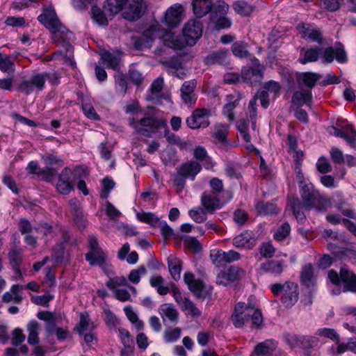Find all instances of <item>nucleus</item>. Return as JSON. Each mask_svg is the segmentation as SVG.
<instances>
[{
    "mask_svg": "<svg viewBox=\"0 0 356 356\" xmlns=\"http://www.w3.org/2000/svg\"><path fill=\"white\" fill-rule=\"evenodd\" d=\"M38 20L50 31L55 43L62 44L67 50L72 47L70 40L74 38V34L61 24L51 6L44 8L42 13L38 17Z\"/></svg>",
    "mask_w": 356,
    "mask_h": 356,
    "instance_id": "obj_1",
    "label": "nucleus"
},
{
    "mask_svg": "<svg viewBox=\"0 0 356 356\" xmlns=\"http://www.w3.org/2000/svg\"><path fill=\"white\" fill-rule=\"evenodd\" d=\"M202 29L203 26L200 21L190 19L183 29V38L168 34L166 37H168V38L163 39V44L165 46L174 49H181L186 45L192 47L202 37Z\"/></svg>",
    "mask_w": 356,
    "mask_h": 356,
    "instance_id": "obj_2",
    "label": "nucleus"
},
{
    "mask_svg": "<svg viewBox=\"0 0 356 356\" xmlns=\"http://www.w3.org/2000/svg\"><path fill=\"white\" fill-rule=\"evenodd\" d=\"M231 320L236 328H241L251 320L252 329H260L263 324V316L259 309H256L253 304H246L239 302L236 304Z\"/></svg>",
    "mask_w": 356,
    "mask_h": 356,
    "instance_id": "obj_3",
    "label": "nucleus"
},
{
    "mask_svg": "<svg viewBox=\"0 0 356 356\" xmlns=\"http://www.w3.org/2000/svg\"><path fill=\"white\" fill-rule=\"evenodd\" d=\"M61 74L56 70L44 72L33 74L29 79L22 80L17 86V90L29 95L34 90L42 91L45 88V82L47 80L52 86H57L60 83Z\"/></svg>",
    "mask_w": 356,
    "mask_h": 356,
    "instance_id": "obj_4",
    "label": "nucleus"
},
{
    "mask_svg": "<svg viewBox=\"0 0 356 356\" xmlns=\"http://www.w3.org/2000/svg\"><path fill=\"white\" fill-rule=\"evenodd\" d=\"M327 277L335 286L343 284V292L356 293V274L348 266L341 267L339 273L334 269L329 270Z\"/></svg>",
    "mask_w": 356,
    "mask_h": 356,
    "instance_id": "obj_5",
    "label": "nucleus"
},
{
    "mask_svg": "<svg viewBox=\"0 0 356 356\" xmlns=\"http://www.w3.org/2000/svg\"><path fill=\"white\" fill-rule=\"evenodd\" d=\"M266 67L261 64L259 60L252 56L250 58V63L241 69V76L243 82L250 86H256L264 79Z\"/></svg>",
    "mask_w": 356,
    "mask_h": 356,
    "instance_id": "obj_6",
    "label": "nucleus"
},
{
    "mask_svg": "<svg viewBox=\"0 0 356 356\" xmlns=\"http://www.w3.org/2000/svg\"><path fill=\"white\" fill-rule=\"evenodd\" d=\"M129 125L135 129L136 134L146 137H150L158 129L166 127L165 120L150 116L145 117L140 120L129 118Z\"/></svg>",
    "mask_w": 356,
    "mask_h": 356,
    "instance_id": "obj_7",
    "label": "nucleus"
},
{
    "mask_svg": "<svg viewBox=\"0 0 356 356\" xmlns=\"http://www.w3.org/2000/svg\"><path fill=\"white\" fill-rule=\"evenodd\" d=\"M300 194L305 209L310 210L321 208L327 204V199L315 188L312 183L300 186Z\"/></svg>",
    "mask_w": 356,
    "mask_h": 356,
    "instance_id": "obj_8",
    "label": "nucleus"
},
{
    "mask_svg": "<svg viewBox=\"0 0 356 356\" xmlns=\"http://www.w3.org/2000/svg\"><path fill=\"white\" fill-rule=\"evenodd\" d=\"M271 291L275 296L283 293L281 298L282 304L286 308L293 307L298 300V286L292 282L284 284H274L270 286Z\"/></svg>",
    "mask_w": 356,
    "mask_h": 356,
    "instance_id": "obj_9",
    "label": "nucleus"
},
{
    "mask_svg": "<svg viewBox=\"0 0 356 356\" xmlns=\"http://www.w3.org/2000/svg\"><path fill=\"white\" fill-rule=\"evenodd\" d=\"M168 35L167 31L160 29L156 26H152L145 30L141 35L132 37L134 47L137 50H142L145 48H150L153 41L157 38L164 37ZM168 38V37H167Z\"/></svg>",
    "mask_w": 356,
    "mask_h": 356,
    "instance_id": "obj_10",
    "label": "nucleus"
},
{
    "mask_svg": "<svg viewBox=\"0 0 356 356\" xmlns=\"http://www.w3.org/2000/svg\"><path fill=\"white\" fill-rule=\"evenodd\" d=\"M184 281L187 284L188 289L197 298L211 299L213 287L209 285L206 286L200 280H196L193 273L186 272L184 275Z\"/></svg>",
    "mask_w": 356,
    "mask_h": 356,
    "instance_id": "obj_11",
    "label": "nucleus"
},
{
    "mask_svg": "<svg viewBox=\"0 0 356 356\" xmlns=\"http://www.w3.org/2000/svg\"><path fill=\"white\" fill-rule=\"evenodd\" d=\"M88 240L90 251L85 254L86 260L92 266L103 267L107 259V254L99 247L96 236L89 235Z\"/></svg>",
    "mask_w": 356,
    "mask_h": 356,
    "instance_id": "obj_12",
    "label": "nucleus"
},
{
    "mask_svg": "<svg viewBox=\"0 0 356 356\" xmlns=\"http://www.w3.org/2000/svg\"><path fill=\"white\" fill-rule=\"evenodd\" d=\"M168 73L179 79H184L186 77V72L184 69V56L181 54L175 55L161 62Z\"/></svg>",
    "mask_w": 356,
    "mask_h": 356,
    "instance_id": "obj_13",
    "label": "nucleus"
},
{
    "mask_svg": "<svg viewBox=\"0 0 356 356\" xmlns=\"http://www.w3.org/2000/svg\"><path fill=\"white\" fill-rule=\"evenodd\" d=\"M296 29L301 38L306 41L316 42L319 45L324 43V38L321 29L316 25L309 23L301 22L296 26Z\"/></svg>",
    "mask_w": 356,
    "mask_h": 356,
    "instance_id": "obj_14",
    "label": "nucleus"
},
{
    "mask_svg": "<svg viewBox=\"0 0 356 356\" xmlns=\"http://www.w3.org/2000/svg\"><path fill=\"white\" fill-rule=\"evenodd\" d=\"M211 111L207 108H197L194 110L186 120L187 126L192 129L206 128L209 125V117Z\"/></svg>",
    "mask_w": 356,
    "mask_h": 356,
    "instance_id": "obj_15",
    "label": "nucleus"
},
{
    "mask_svg": "<svg viewBox=\"0 0 356 356\" xmlns=\"http://www.w3.org/2000/svg\"><path fill=\"white\" fill-rule=\"evenodd\" d=\"M329 133L337 138H343L351 146L356 142V131L351 125H346L342 129L331 126L329 128Z\"/></svg>",
    "mask_w": 356,
    "mask_h": 356,
    "instance_id": "obj_16",
    "label": "nucleus"
},
{
    "mask_svg": "<svg viewBox=\"0 0 356 356\" xmlns=\"http://www.w3.org/2000/svg\"><path fill=\"white\" fill-rule=\"evenodd\" d=\"M123 17L131 22L138 20L143 13V0H129Z\"/></svg>",
    "mask_w": 356,
    "mask_h": 356,
    "instance_id": "obj_17",
    "label": "nucleus"
},
{
    "mask_svg": "<svg viewBox=\"0 0 356 356\" xmlns=\"http://www.w3.org/2000/svg\"><path fill=\"white\" fill-rule=\"evenodd\" d=\"M200 202L202 208L205 209L208 213H213L217 209H220L222 207V204L220 202L218 197L213 195L212 193H209L208 191H205L202 194Z\"/></svg>",
    "mask_w": 356,
    "mask_h": 356,
    "instance_id": "obj_18",
    "label": "nucleus"
},
{
    "mask_svg": "<svg viewBox=\"0 0 356 356\" xmlns=\"http://www.w3.org/2000/svg\"><path fill=\"white\" fill-rule=\"evenodd\" d=\"M322 77V75L313 72H296V80L298 86H305L312 90L316 86L318 81Z\"/></svg>",
    "mask_w": 356,
    "mask_h": 356,
    "instance_id": "obj_19",
    "label": "nucleus"
},
{
    "mask_svg": "<svg viewBox=\"0 0 356 356\" xmlns=\"http://www.w3.org/2000/svg\"><path fill=\"white\" fill-rule=\"evenodd\" d=\"M182 7L171 6L165 12L163 23L169 28L177 27L182 20Z\"/></svg>",
    "mask_w": 356,
    "mask_h": 356,
    "instance_id": "obj_20",
    "label": "nucleus"
},
{
    "mask_svg": "<svg viewBox=\"0 0 356 356\" xmlns=\"http://www.w3.org/2000/svg\"><path fill=\"white\" fill-rule=\"evenodd\" d=\"M323 54V48L317 46L310 47L307 49L302 48L300 56L298 58L300 63L305 65L308 63L316 62Z\"/></svg>",
    "mask_w": 356,
    "mask_h": 356,
    "instance_id": "obj_21",
    "label": "nucleus"
},
{
    "mask_svg": "<svg viewBox=\"0 0 356 356\" xmlns=\"http://www.w3.org/2000/svg\"><path fill=\"white\" fill-rule=\"evenodd\" d=\"M291 102L297 107H302L303 105L311 106L313 102L312 90H304L296 91L291 98Z\"/></svg>",
    "mask_w": 356,
    "mask_h": 356,
    "instance_id": "obj_22",
    "label": "nucleus"
},
{
    "mask_svg": "<svg viewBox=\"0 0 356 356\" xmlns=\"http://www.w3.org/2000/svg\"><path fill=\"white\" fill-rule=\"evenodd\" d=\"M178 170L186 179L194 181L197 175L201 171L202 165L196 161H191L182 163Z\"/></svg>",
    "mask_w": 356,
    "mask_h": 356,
    "instance_id": "obj_23",
    "label": "nucleus"
},
{
    "mask_svg": "<svg viewBox=\"0 0 356 356\" xmlns=\"http://www.w3.org/2000/svg\"><path fill=\"white\" fill-rule=\"evenodd\" d=\"M256 238L251 232L245 231L233 239V244L237 248H252L255 245Z\"/></svg>",
    "mask_w": 356,
    "mask_h": 356,
    "instance_id": "obj_24",
    "label": "nucleus"
},
{
    "mask_svg": "<svg viewBox=\"0 0 356 356\" xmlns=\"http://www.w3.org/2000/svg\"><path fill=\"white\" fill-rule=\"evenodd\" d=\"M240 100V96L236 97L234 95H228L226 97L227 103L223 106L222 112L229 122L234 120V111L239 104Z\"/></svg>",
    "mask_w": 356,
    "mask_h": 356,
    "instance_id": "obj_25",
    "label": "nucleus"
},
{
    "mask_svg": "<svg viewBox=\"0 0 356 356\" xmlns=\"http://www.w3.org/2000/svg\"><path fill=\"white\" fill-rule=\"evenodd\" d=\"M211 0H193V12L197 18H202L209 13L212 8Z\"/></svg>",
    "mask_w": 356,
    "mask_h": 356,
    "instance_id": "obj_26",
    "label": "nucleus"
},
{
    "mask_svg": "<svg viewBox=\"0 0 356 356\" xmlns=\"http://www.w3.org/2000/svg\"><path fill=\"white\" fill-rule=\"evenodd\" d=\"M288 205L293 211L294 216L300 223H304L306 216L302 211L305 208L300 200L297 197L291 196L288 197Z\"/></svg>",
    "mask_w": 356,
    "mask_h": 356,
    "instance_id": "obj_27",
    "label": "nucleus"
},
{
    "mask_svg": "<svg viewBox=\"0 0 356 356\" xmlns=\"http://www.w3.org/2000/svg\"><path fill=\"white\" fill-rule=\"evenodd\" d=\"M196 81L195 79L185 81L180 89L181 97L183 102L186 104H193L195 102V99L193 97V94L196 87Z\"/></svg>",
    "mask_w": 356,
    "mask_h": 356,
    "instance_id": "obj_28",
    "label": "nucleus"
},
{
    "mask_svg": "<svg viewBox=\"0 0 356 356\" xmlns=\"http://www.w3.org/2000/svg\"><path fill=\"white\" fill-rule=\"evenodd\" d=\"M129 0H106L104 9L111 16H115L124 9Z\"/></svg>",
    "mask_w": 356,
    "mask_h": 356,
    "instance_id": "obj_29",
    "label": "nucleus"
},
{
    "mask_svg": "<svg viewBox=\"0 0 356 356\" xmlns=\"http://www.w3.org/2000/svg\"><path fill=\"white\" fill-rule=\"evenodd\" d=\"M159 314L161 315L163 323L168 319L169 321L177 323L179 318V312L170 304H163L159 309Z\"/></svg>",
    "mask_w": 356,
    "mask_h": 356,
    "instance_id": "obj_30",
    "label": "nucleus"
},
{
    "mask_svg": "<svg viewBox=\"0 0 356 356\" xmlns=\"http://www.w3.org/2000/svg\"><path fill=\"white\" fill-rule=\"evenodd\" d=\"M284 261L272 259L261 264V269L266 272L280 275L284 270Z\"/></svg>",
    "mask_w": 356,
    "mask_h": 356,
    "instance_id": "obj_31",
    "label": "nucleus"
},
{
    "mask_svg": "<svg viewBox=\"0 0 356 356\" xmlns=\"http://www.w3.org/2000/svg\"><path fill=\"white\" fill-rule=\"evenodd\" d=\"M241 255L238 252L229 250L225 252L218 250L216 254V261L220 264L232 263L240 259Z\"/></svg>",
    "mask_w": 356,
    "mask_h": 356,
    "instance_id": "obj_32",
    "label": "nucleus"
},
{
    "mask_svg": "<svg viewBox=\"0 0 356 356\" xmlns=\"http://www.w3.org/2000/svg\"><path fill=\"white\" fill-rule=\"evenodd\" d=\"M168 265L172 279L178 281L181 277V271L182 270L181 261L174 256H170L168 259Z\"/></svg>",
    "mask_w": 356,
    "mask_h": 356,
    "instance_id": "obj_33",
    "label": "nucleus"
},
{
    "mask_svg": "<svg viewBox=\"0 0 356 356\" xmlns=\"http://www.w3.org/2000/svg\"><path fill=\"white\" fill-rule=\"evenodd\" d=\"M229 6V5L222 1L220 4L214 6L213 4L212 8L209 11L210 21L211 22L216 21L219 18H222L227 15Z\"/></svg>",
    "mask_w": 356,
    "mask_h": 356,
    "instance_id": "obj_34",
    "label": "nucleus"
},
{
    "mask_svg": "<svg viewBox=\"0 0 356 356\" xmlns=\"http://www.w3.org/2000/svg\"><path fill=\"white\" fill-rule=\"evenodd\" d=\"M256 209L260 215L268 216L272 214H277L280 212L275 204L259 201L255 205Z\"/></svg>",
    "mask_w": 356,
    "mask_h": 356,
    "instance_id": "obj_35",
    "label": "nucleus"
},
{
    "mask_svg": "<svg viewBox=\"0 0 356 356\" xmlns=\"http://www.w3.org/2000/svg\"><path fill=\"white\" fill-rule=\"evenodd\" d=\"M300 347L305 350V354L308 355V350L317 346L319 342L318 337L310 335L300 336Z\"/></svg>",
    "mask_w": 356,
    "mask_h": 356,
    "instance_id": "obj_36",
    "label": "nucleus"
},
{
    "mask_svg": "<svg viewBox=\"0 0 356 356\" xmlns=\"http://www.w3.org/2000/svg\"><path fill=\"white\" fill-rule=\"evenodd\" d=\"M232 7L237 14L242 16H250L254 10L252 6L243 0L234 2Z\"/></svg>",
    "mask_w": 356,
    "mask_h": 356,
    "instance_id": "obj_37",
    "label": "nucleus"
},
{
    "mask_svg": "<svg viewBox=\"0 0 356 356\" xmlns=\"http://www.w3.org/2000/svg\"><path fill=\"white\" fill-rule=\"evenodd\" d=\"M247 43L243 41H238L234 42L232 46V51L233 54L240 58H246L252 56L248 51Z\"/></svg>",
    "mask_w": 356,
    "mask_h": 356,
    "instance_id": "obj_38",
    "label": "nucleus"
},
{
    "mask_svg": "<svg viewBox=\"0 0 356 356\" xmlns=\"http://www.w3.org/2000/svg\"><path fill=\"white\" fill-rule=\"evenodd\" d=\"M229 126L222 123H218L215 125V131L213 132L214 139L220 143H227V135Z\"/></svg>",
    "mask_w": 356,
    "mask_h": 356,
    "instance_id": "obj_39",
    "label": "nucleus"
},
{
    "mask_svg": "<svg viewBox=\"0 0 356 356\" xmlns=\"http://www.w3.org/2000/svg\"><path fill=\"white\" fill-rule=\"evenodd\" d=\"M39 323L35 320L31 321L27 327L29 332L28 343L30 345H35L39 342L38 338Z\"/></svg>",
    "mask_w": 356,
    "mask_h": 356,
    "instance_id": "obj_40",
    "label": "nucleus"
},
{
    "mask_svg": "<svg viewBox=\"0 0 356 356\" xmlns=\"http://www.w3.org/2000/svg\"><path fill=\"white\" fill-rule=\"evenodd\" d=\"M91 327H93V323L90 322L88 315L81 313L80 314L79 322L74 328V331L81 336L85 331L90 330Z\"/></svg>",
    "mask_w": 356,
    "mask_h": 356,
    "instance_id": "obj_41",
    "label": "nucleus"
},
{
    "mask_svg": "<svg viewBox=\"0 0 356 356\" xmlns=\"http://www.w3.org/2000/svg\"><path fill=\"white\" fill-rule=\"evenodd\" d=\"M102 58L106 63L108 68L119 72L120 69V58L113 54L106 51L102 55Z\"/></svg>",
    "mask_w": 356,
    "mask_h": 356,
    "instance_id": "obj_42",
    "label": "nucleus"
},
{
    "mask_svg": "<svg viewBox=\"0 0 356 356\" xmlns=\"http://www.w3.org/2000/svg\"><path fill=\"white\" fill-rule=\"evenodd\" d=\"M164 279L161 275L150 277L149 284L152 287L156 288L157 293L161 296L166 295L170 292V288L163 286Z\"/></svg>",
    "mask_w": 356,
    "mask_h": 356,
    "instance_id": "obj_43",
    "label": "nucleus"
},
{
    "mask_svg": "<svg viewBox=\"0 0 356 356\" xmlns=\"http://www.w3.org/2000/svg\"><path fill=\"white\" fill-rule=\"evenodd\" d=\"M226 60L227 54L222 51L212 52L205 58V62L207 65H223L226 63Z\"/></svg>",
    "mask_w": 356,
    "mask_h": 356,
    "instance_id": "obj_44",
    "label": "nucleus"
},
{
    "mask_svg": "<svg viewBox=\"0 0 356 356\" xmlns=\"http://www.w3.org/2000/svg\"><path fill=\"white\" fill-rule=\"evenodd\" d=\"M300 280L302 284L306 286H310L313 284V267L311 264H307L302 267L300 274Z\"/></svg>",
    "mask_w": 356,
    "mask_h": 356,
    "instance_id": "obj_45",
    "label": "nucleus"
},
{
    "mask_svg": "<svg viewBox=\"0 0 356 356\" xmlns=\"http://www.w3.org/2000/svg\"><path fill=\"white\" fill-rule=\"evenodd\" d=\"M136 217L139 221L149 224L154 227H156L161 222L160 219L151 212L138 213Z\"/></svg>",
    "mask_w": 356,
    "mask_h": 356,
    "instance_id": "obj_46",
    "label": "nucleus"
},
{
    "mask_svg": "<svg viewBox=\"0 0 356 356\" xmlns=\"http://www.w3.org/2000/svg\"><path fill=\"white\" fill-rule=\"evenodd\" d=\"M104 11L99 7L93 5L91 8L92 19L99 25L106 26L108 20Z\"/></svg>",
    "mask_w": 356,
    "mask_h": 356,
    "instance_id": "obj_47",
    "label": "nucleus"
},
{
    "mask_svg": "<svg viewBox=\"0 0 356 356\" xmlns=\"http://www.w3.org/2000/svg\"><path fill=\"white\" fill-rule=\"evenodd\" d=\"M115 183L110 177H106L102 180V188L100 191V197L104 200H106L110 195L111 191L114 188Z\"/></svg>",
    "mask_w": 356,
    "mask_h": 356,
    "instance_id": "obj_48",
    "label": "nucleus"
},
{
    "mask_svg": "<svg viewBox=\"0 0 356 356\" xmlns=\"http://www.w3.org/2000/svg\"><path fill=\"white\" fill-rule=\"evenodd\" d=\"M181 309L187 312L188 314L193 317H199L201 316L200 310L195 305V304L188 298H184V302L180 305Z\"/></svg>",
    "mask_w": 356,
    "mask_h": 356,
    "instance_id": "obj_49",
    "label": "nucleus"
},
{
    "mask_svg": "<svg viewBox=\"0 0 356 356\" xmlns=\"http://www.w3.org/2000/svg\"><path fill=\"white\" fill-rule=\"evenodd\" d=\"M14 63L11 60V56L0 52V70L3 72L15 71Z\"/></svg>",
    "mask_w": 356,
    "mask_h": 356,
    "instance_id": "obj_50",
    "label": "nucleus"
},
{
    "mask_svg": "<svg viewBox=\"0 0 356 356\" xmlns=\"http://www.w3.org/2000/svg\"><path fill=\"white\" fill-rule=\"evenodd\" d=\"M208 212L202 207H197L189 210V216L197 223H202L207 220Z\"/></svg>",
    "mask_w": 356,
    "mask_h": 356,
    "instance_id": "obj_51",
    "label": "nucleus"
},
{
    "mask_svg": "<svg viewBox=\"0 0 356 356\" xmlns=\"http://www.w3.org/2000/svg\"><path fill=\"white\" fill-rule=\"evenodd\" d=\"M267 40L268 42V48L275 51L281 46L282 44V41H280V31L275 29H273L269 33L267 38Z\"/></svg>",
    "mask_w": 356,
    "mask_h": 356,
    "instance_id": "obj_52",
    "label": "nucleus"
},
{
    "mask_svg": "<svg viewBox=\"0 0 356 356\" xmlns=\"http://www.w3.org/2000/svg\"><path fill=\"white\" fill-rule=\"evenodd\" d=\"M299 334H296L291 332H284L282 335L283 341L291 348L300 347V339Z\"/></svg>",
    "mask_w": 356,
    "mask_h": 356,
    "instance_id": "obj_53",
    "label": "nucleus"
},
{
    "mask_svg": "<svg viewBox=\"0 0 356 356\" xmlns=\"http://www.w3.org/2000/svg\"><path fill=\"white\" fill-rule=\"evenodd\" d=\"M57 175V170L54 168L46 166L38 171V177L46 182L52 181Z\"/></svg>",
    "mask_w": 356,
    "mask_h": 356,
    "instance_id": "obj_54",
    "label": "nucleus"
},
{
    "mask_svg": "<svg viewBox=\"0 0 356 356\" xmlns=\"http://www.w3.org/2000/svg\"><path fill=\"white\" fill-rule=\"evenodd\" d=\"M290 232V225L289 222H284L273 234L274 239L277 241H282L289 235Z\"/></svg>",
    "mask_w": 356,
    "mask_h": 356,
    "instance_id": "obj_55",
    "label": "nucleus"
},
{
    "mask_svg": "<svg viewBox=\"0 0 356 356\" xmlns=\"http://www.w3.org/2000/svg\"><path fill=\"white\" fill-rule=\"evenodd\" d=\"M316 334L325 337L326 338L330 339L336 343H339L340 340V337L339 334L334 329L328 328V327H322L319 328L316 331Z\"/></svg>",
    "mask_w": 356,
    "mask_h": 356,
    "instance_id": "obj_56",
    "label": "nucleus"
},
{
    "mask_svg": "<svg viewBox=\"0 0 356 356\" xmlns=\"http://www.w3.org/2000/svg\"><path fill=\"white\" fill-rule=\"evenodd\" d=\"M181 337V329L175 327L167 330L163 333V338L166 343H173L177 341Z\"/></svg>",
    "mask_w": 356,
    "mask_h": 356,
    "instance_id": "obj_57",
    "label": "nucleus"
},
{
    "mask_svg": "<svg viewBox=\"0 0 356 356\" xmlns=\"http://www.w3.org/2000/svg\"><path fill=\"white\" fill-rule=\"evenodd\" d=\"M157 227L160 228L161 234L165 241L176 237L174 230L168 225L166 221L161 220Z\"/></svg>",
    "mask_w": 356,
    "mask_h": 356,
    "instance_id": "obj_58",
    "label": "nucleus"
},
{
    "mask_svg": "<svg viewBox=\"0 0 356 356\" xmlns=\"http://www.w3.org/2000/svg\"><path fill=\"white\" fill-rule=\"evenodd\" d=\"M213 24V29L216 31H220L222 29H228L232 25V19L227 15L222 18H219L212 22Z\"/></svg>",
    "mask_w": 356,
    "mask_h": 356,
    "instance_id": "obj_59",
    "label": "nucleus"
},
{
    "mask_svg": "<svg viewBox=\"0 0 356 356\" xmlns=\"http://www.w3.org/2000/svg\"><path fill=\"white\" fill-rule=\"evenodd\" d=\"M209 186L211 191L209 193H212L213 195L218 196L224 189L222 181L217 177H213L209 181Z\"/></svg>",
    "mask_w": 356,
    "mask_h": 356,
    "instance_id": "obj_60",
    "label": "nucleus"
},
{
    "mask_svg": "<svg viewBox=\"0 0 356 356\" xmlns=\"http://www.w3.org/2000/svg\"><path fill=\"white\" fill-rule=\"evenodd\" d=\"M334 59L339 63H346L348 61L347 53L341 42L337 43L334 49Z\"/></svg>",
    "mask_w": 356,
    "mask_h": 356,
    "instance_id": "obj_61",
    "label": "nucleus"
},
{
    "mask_svg": "<svg viewBox=\"0 0 356 356\" xmlns=\"http://www.w3.org/2000/svg\"><path fill=\"white\" fill-rule=\"evenodd\" d=\"M116 88L122 94H125L127 90V82L125 74L118 72L115 75Z\"/></svg>",
    "mask_w": 356,
    "mask_h": 356,
    "instance_id": "obj_62",
    "label": "nucleus"
},
{
    "mask_svg": "<svg viewBox=\"0 0 356 356\" xmlns=\"http://www.w3.org/2000/svg\"><path fill=\"white\" fill-rule=\"evenodd\" d=\"M273 343L271 341H266L259 343L254 348V353L258 356L266 355L270 353L272 349L270 344Z\"/></svg>",
    "mask_w": 356,
    "mask_h": 356,
    "instance_id": "obj_63",
    "label": "nucleus"
},
{
    "mask_svg": "<svg viewBox=\"0 0 356 356\" xmlns=\"http://www.w3.org/2000/svg\"><path fill=\"white\" fill-rule=\"evenodd\" d=\"M280 76L289 86L291 87L294 84L296 79V72H293L286 67L282 68L279 72Z\"/></svg>",
    "mask_w": 356,
    "mask_h": 356,
    "instance_id": "obj_64",
    "label": "nucleus"
}]
</instances>
